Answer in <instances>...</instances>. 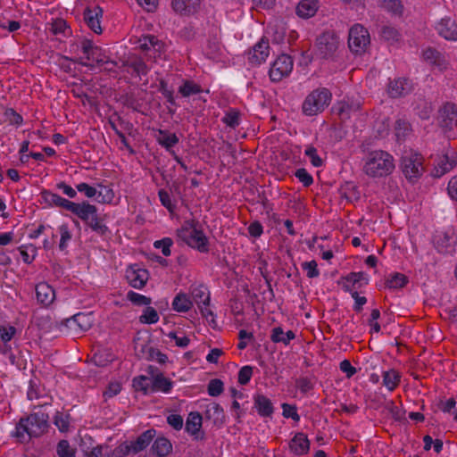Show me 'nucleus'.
Listing matches in <instances>:
<instances>
[{"label":"nucleus","mask_w":457,"mask_h":457,"mask_svg":"<svg viewBox=\"0 0 457 457\" xmlns=\"http://www.w3.org/2000/svg\"><path fill=\"white\" fill-rule=\"evenodd\" d=\"M395 168L393 155L383 150L371 151L363 159L362 171L369 178L387 177L393 173Z\"/></svg>","instance_id":"1"},{"label":"nucleus","mask_w":457,"mask_h":457,"mask_svg":"<svg viewBox=\"0 0 457 457\" xmlns=\"http://www.w3.org/2000/svg\"><path fill=\"white\" fill-rule=\"evenodd\" d=\"M48 413L39 409L27 418L20 420L15 428L14 436L23 440L25 436L38 437L46 432L48 428Z\"/></svg>","instance_id":"2"},{"label":"nucleus","mask_w":457,"mask_h":457,"mask_svg":"<svg viewBox=\"0 0 457 457\" xmlns=\"http://www.w3.org/2000/svg\"><path fill=\"white\" fill-rule=\"evenodd\" d=\"M178 236L190 247L197 249L201 253L209 251V241L199 222L195 220H185L181 228L178 229Z\"/></svg>","instance_id":"3"},{"label":"nucleus","mask_w":457,"mask_h":457,"mask_svg":"<svg viewBox=\"0 0 457 457\" xmlns=\"http://www.w3.org/2000/svg\"><path fill=\"white\" fill-rule=\"evenodd\" d=\"M77 50L79 53V56L74 60V62L90 69H93L96 65L108 63V57L104 50L89 39L81 40L79 45L77 46Z\"/></svg>","instance_id":"4"},{"label":"nucleus","mask_w":457,"mask_h":457,"mask_svg":"<svg viewBox=\"0 0 457 457\" xmlns=\"http://www.w3.org/2000/svg\"><path fill=\"white\" fill-rule=\"evenodd\" d=\"M332 94L326 87L312 90L304 99L302 110L305 115L313 116L322 112L331 102Z\"/></svg>","instance_id":"5"},{"label":"nucleus","mask_w":457,"mask_h":457,"mask_svg":"<svg viewBox=\"0 0 457 457\" xmlns=\"http://www.w3.org/2000/svg\"><path fill=\"white\" fill-rule=\"evenodd\" d=\"M400 168L408 180H417L424 171L422 155L412 150L405 151L401 158Z\"/></svg>","instance_id":"6"},{"label":"nucleus","mask_w":457,"mask_h":457,"mask_svg":"<svg viewBox=\"0 0 457 457\" xmlns=\"http://www.w3.org/2000/svg\"><path fill=\"white\" fill-rule=\"evenodd\" d=\"M193 303H195L202 316L209 323H214V314L210 309V292L204 285L193 286L190 289Z\"/></svg>","instance_id":"7"},{"label":"nucleus","mask_w":457,"mask_h":457,"mask_svg":"<svg viewBox=\"0 0 457 457\" xmlns=\"http://www.w3.org/2000/svg\"><path fill=\"white\" fill-rule=\"evenodd\" d=\"M370 33L362 25L354 24L349 29L348 46L353 54H361L364 53L370 45Z\"/></svg>","instance_id":"8"},{"label":"nucleus","mask_w":457,"mask_h":457,"mask_svg":"<svg viewBox=\"0 0 457 457\" xmlns=\"http://www.w3.org/2000/svg\"><path fill=\"white\" fill-rule=\"evenodd\" d=\"M339 45V37L335 31H325L317 38V53L321 58H330L335 54Z\"/></svg>","instance_id":"9"},{"label":"nucleus","mask_w":457,"mask_h":457,"mask_svg":"<svg viewBox=\"0 0 457 457\" xmlns=\"http://www.w3.org/2000/svg\"><path fill=\"white\" fill-rule=\"evenodd\" d=\"M294 62L287 54L279 55L272 63L269 76L273 82H279L288 77L293 71Z\"/></svg>","instance_id":"10"},{"label":"nucleus","mask_w":457,"mask_h":457,"mask_svg":"<svg viewBox=\"0 0 457 457\" xmlns=\"http://www.w3.org/2000/svg\"><path fill=\"white\" fill-rule=\"evenodd\" d=\"M433 244L436 250L442 254H452L455 252L457 236L453 229L436 231Z\"/></svg>","instance_id":"11"},{"label":"nucleus","mask_w":457,"mask_h":457,"mask_svg":"<svg viewBox=\"0 0 457 457\" xmlns=\"http://www.w3.org/2000/svg\"><path fill=\"white\" fill-rule=\"evenodd\" d=\"M269 40L262 37L245 54L248 63L252 66H259L264 63L270 55Z\"/></svg>","instance_id":"12"},{"label":"nucleus","mask_w":457,"mask_h":457,"mask_svg":"<svg viewBox=\"0 0 457 457\" xmlns=\"http://www.w3.org/2000/svg\"><path fill=\"white\" fill-rule=\"evenodd\" d=\"M370 278L365 272H350L341 279L342 288L348 293L358 292L369 284Z\"/></svg>","instance_id":"13"},{"label":"nucleus","mask_w":457,"mask_h":457,"mask_svg":"<svg viewBox=\"0 0 457 457\" xmlns=\"http://www.w3.org/2000/svg\"><path fill=\"white\" fill-rule=\"evenodd\" d=\"M438 123L445 130H452L457 122V107L453 104H445L438 112Z\"/></svg>","instance_id":"14"},{"label":"nucleus","mask_w":457,"mask_h":457,"mask_svg":"<svg viewBox=\"0 0 457 457\" xmlns=\"http://www.w3.org/2000/svg\"><path fill=\"white\" fill-rule=\"evenodd\" d=\"M126 278L128 283L134 288L142 289L148 278V271L140 268L138 265H131L126 270Z\"/></svg>","instance_id":"15"},{"label":"nucleus","mask_w":457,"mask_h":457,"mask_svg":"<svg viewBox=\"0 0 457 457\" xmlns=\"http://www.w3.org/2000/svg\"><path fill=\"white\" fill-rule=\"evenodd\" d=\"M435 29L438 35L445 40L457 41V22L452 18H442Z\"/></svg>","instance_id":"16"},{"label":"nucleus","mask_w":457,"mask_h":457,"mask_svg":"<svg viewBox=\"0 0 457 457\" xmlns=\"http://www.w3.org/2000/svg\"><path fill=\"white\" fill-rule=\"evenodd\" d=\"M103 17V9L95 5L87 7L84 11V21L87 25L96 34L102 33L101 19Z\"/></svg>","instance_id":"17"},{"label":"nucleus","mask_w":457,"mask_h":457,"mask_svg":"<svg viewBox=\"0 0 457 457\" xmlns=\"http://www.w3.org/2000/svg\"><path fill=\"white\" fill-rule=\"evenodd\" d=\"M69 212L76 215L85 223L88 222L92 217L97 213V208L88 202L71 203Z\"/></svg>","instance_id":"18"},{"label":"nucleus","mask_w":457,"mask_h":457,"mask_svg":"<svg viewBox=\"0 0 457 457\" xmlns=\"http://www.w3.org/2000/svg\"><path fill=\"white\" fill-rule=\"evenodd\" d=\"M412 89L411 83L405 78H398L391 80L387 87V93L391 97L404 96Z\"/></svg>","instance_id":"19"},{"label":"nucleus","mask_w":457,"mask_h":457,"mask_svg":"<svg viewBox=\"0 0 457 457\" xmlns=\"http://www.w3.org/2000/svg\"><path fill=\"white\" fill-rule=\"evenodd\" d=\"M310 449V442L307 436L302 432L296 433L289 442V450L292 453L302 456Z\"/></svg>","instance_id":"20"},{"label":"nucleus","mask_w":457,"mask_h":457,"mask_svg":"<svg viewBox=\"0 0 457 457\" xmlns=\"http://www.w3.org/2000/svg\"><path fill=\"white\" fill-rule=\"evenodd\" d=\"M319 8L318 0H301L295 7V13L301 19H309L316 14Z\"/></svg>","instance_id":"21"},{"label":"nucleus","mask_w":457,"mask_h":457,"mask_svg":"<svg viewBox=\"0 0 457 457\" xmlns=\"http://www.w3.org/2000/svg\"><path fill=\"white\" fill-rule=\"evenodd\" d=\"M37 300L43 306H49L55 298V293L53 287L46 283L41 282L36 286Z\"/></svg>","instance_id":"22"},{"label":"nucleus","mask_w":457,"mask_h":457,"mask_svg":"<svg viewBox=\"0 0 457 457\" xmlns=\"http://www.w3.org/2000/svg\"><path fill=\"white\" fill-rule=\"evenodd\" d=\"M172 8L180 15L194 14L200 8V0H172Z\"/></svg>","instance_id":"23"},{"label":"nucleus","mask_w":457,"mask_h":457,"mask_svg":"<svg viewBox=\"0 0 457 457\" xmlns=\"http://www.w3.org/2000/svg\"><path fill=\"white\" fill-rule=\"evenodd\" d=\"M155 435L156 431L154 429H148L138 436L136 440L129 442L132 448V453L136 454L145 450L153 441Z\"/></svg>","instance_id":"24"},{"label":"nucleus","mask_w":457,"mask_h":457,"mask_svg":"<svg viewBox=\"0 0 457 457\" xmlns=\"http://www.w3.org/2000/svg\"><path fill=\"white\" fill-rule=\"evenodd\" d=\"M41 197L48 205L61 207L67 211H69L72 203L71 201L63 198L58 194L53 193L49 190H43L41 192Z\"/></svg>","instance_id":"25"},{"label":"nucleus","mask_w":457,"mask_h":457,"mask_svg":"<svg viewBox=\"0 0 457 457\" xmlns=\"http://www.w3.org/2000/svg\"><path fill=\"white\" fill-rule=\"evenodd\" d=\"M68 326L78 332H84L91 328L92 320L88 314L78 313L68 320Z\"/></svg>","instance_id":"26"},{"label":"nucleus","mask_w":457,"mask_h":457,"mask_svg":"<svg viewBox=\"0 0 457 457\" xmlns=\"http://www.w3.org/2000/svg\"><path fill=\"white\" fill-rule=\"evenodd\" d=\"M203 418L201 414L197 411H192L188 414L187 421H186V431L191 436H195V438H198V434L202 428Z\"/></svg>","instance_id":"27"},{"label":"nucleus","mask_w":457,"mask_h":457,"mask_svg":"<svg viewBox=\"0 0 457 457\" xmlns=\"http://www.w3.org/2000/svg\"><path fill=\"white\" fill-rule=\"evenodd\" d=\"M28 399L30 401L37 400L40 398H45L46 401L42 402L38 404V407L42 410V408H46L47 406L51 405V397L50 396H44L41 394L40 386L38 383H37L34 380L29 381V386L27 392Z\"/></svg>","instance_id":"28"},{"label":"nucleus","mask_w":457,"mask_h":457,"mask_svg":"<svg viewBox=\"0 0 457 457\" xmlns=\"http://www.w3.org/2000/svg\"><path fill=\"white\" fill-rule=\"evenodd\" d=\"M172 386L173 382L170 379L165 378L162 374H158L152 379L151 392H162L168 394L171 391Z\"/></svg>","instance_id":"29"},{"label":"nucleus","mask_w":457,"mask_h":457,"mask_svg":"<svg viewBox=\"0 0 457 457\" xmlns=\"http://www.w3.org/2000/svg\"><path fill=\"white\" fill-rule=\"evenodd\" d=\"M151 450L158 457H166L172 451V445L166 437L160 436L154 441Z\"/></svg>","instance_id":"30"},{"label":"nucleus","mask_w":457,"mask_h":457,"mask_svg":"<svg viewBox=\"0 0 457 457\" xmlns=\"http://www.w3.org/2000/svg\"><path fill=\"white\" fill-rule=\"evenodd\" d=\"M254 407L259 415L269 417L273 413V405L271 401L263 395L254 396Z\"/></svg>","instance_id":"31"},{"label":"nucleus","mask_w":457,"mask_h":457,"mask_svg":"<svg viewBox=\"0 0 457 457\" xmlns=\"http://www.w3.org/2000/svg\"><path fill=\"white\" fill-rule=\"evenodd\" d=\"M295 338V334L292 330L284 332L281 327L273 328L270 333V340L276 344L282 343L285 345H288Z\"/></svg>","instance_id":"32"},{"label":"nucleus","mask_w":457,"mask_h":457,"mask_svg":"<svg viewBox=\"0 0 457 457\" xmlns=\"http://www.w3.org/2000/svg\"><path fill=\"white\" fill-rule=\"evenodd\" d=\"M156 140L167 151H170L174 145L179 143V137L175 133H170L167 130L159 129Z\"/></svg>","instance_id":"33"},{"label":"nucleus","mask_w":457,"mask_h":457,"mask_svg":"<svg viewBox=\"0 0 457 457\" xmlns=\"http://www.w3.org/2000/svg\"><path fill=\"white\" fill-rule=\"evenodd\" d=\"M383 385L390 392L394 391L400 384L401 374L394 370H388L382 373Z\"/></svg>","instance_id":"34"},{"label":"nucleus","mask_w":457,"mask_h":457,"mask_svg":"<svg viewBox=\"0 0 457 457\" xmlns=\"http://www.w3.org/2000/svg\"><path fill=\"white\" fill-rule=\"evenodd\" d=\"M193 306L191 298L184 293L178 294L172 301V309L178 312H186Z\"/></svg>","instance_id":"35"},{"label":"nucleus","mask_w":457,"mask_h":457,"mask_svg":"<svg viewBox=\"0 0 457 457\" xmlns=\"http://www.w3.org/2000/svg\"><path fill=\"white\" fill-rule=\"evenodd\" d=\"M408 278L405 275L395 272L388 276L386 280V287L390 289H399L406 286Z\"/></svg>","instance_id":"36"},{"label":"nucleus","mask_w":457,"mask_h":457,"mask_svg":"<svg viewBox=\"0 0 457 457\" xmlns=\"http://www.w3.org/2000/svg\"><path fill=\"white\" fill-rule=\"evenodd\" d=\"M96 195L98 202L101 204H111L115 197L113 189L110 186H104L103 184L97 185Z\"/></svg>","instance_id":"37"},{"label":"nucleus","mask_w":457,"mask_h":457,"mask_svg":"<svg viewBox=\"0 0 457 457\" xmlns=\"http://www.w3.org/2000/svg\"><path fill=\"white\" fill-rule=\"evenodd\" d=\"M202 92L201 86L191 80H186L179 87V93L184 96L188 97Z\"/></svg>","instance_id":"38"},{"label":"nucleus","mask_w":457,"mask_h":457,"mask_svg":"<svg viewBox=\"0 0 457 457\" xmlns=\"http://www.w3.org/2000/svg\"><path fill=\"white\" fill-rule=\"evenodd\" d=\"M159 319L157 311L149 305L143 310V313L139 316V321L142 324H155Z\"/></svg>","instance_id":"39"},{"label":"nucleus","mask_w":457,"mask_h":457,"mask_svg":"<svg viewBox=\"0 0 457 457\" xmlns=\"http://www.w3.org/2000/svg\"><path fill=\"white\" fill-rule=\"evenodd\" d=\"M380 7L394 14H401L403 12V5L401 0H376Z\"/></svg>","instance_id":"40"},{"label":"nucleus","mask_w":457,"mask_h":457,"mask_svg":"<svg viewBox=\"0 0 457 457\" xmlns=\"http://www.w3.org/2000/svg\"><path fill=\"white\" fill-rule=\"evenodd\" d=\"M58 231L60 233V243L59 249L63 251L67 248L70 241L72 238V233L69 228L67 223H63L58 227Z\"/></svg>","instance_id":"41"},{"label":"nucleus","mask_w":457,"mask_h":457,"mask_svg":"<svg viewBox=\"0 0 457 457\" xmlns=\"http://www.w3.org/2000/svg\"><path fill=\"white\" fill-rule=\"evenodd\" d=\"M139 48L143 51H149L152 48L160 50L161 44L159 40L153 35H147L138 40Z\"/></svg>","instance_id":"42"},{"label":"nucleus","mask_w":457,"mask_h":457,"mask_svg":"<svg viewBox=\"0 0 457 457\" xmlns=\"http://www.w3.org/2000/svg\"><path fill=\"white\" fill-rule=\"evenodd\" d=\"M19 252L21 253L22 261L27 264H30L35 260L37 250L35 245L30 244L20 246Z\"/></svg>","instance_id":"43"},{"label":"nucleus","mask_w":457,"mask_h":457,"mask_svg":"<svg viewBox=\"0 0 457 457\" xmlns=\"http://www.w3.org/2000/svg\"><path fill=\"white\" fill-rule=\"evenodd\" d=\"M94 232L104 236L109 232L107 226L98 217L97 213L86 223Z\"/></svg>","instance_id":"44"},{"label":"nucleus","mask_w":457,"mask_h":457,"mask_svg":"<svg viewBox=\"0 0 457 457\" xmlns=\"http://www.w3.org/2000/svg\"><path fill=\"white\" fill-rule=\"evenodd\" d=\"M150 379L145 376H138L133 379V386L137 391L143 392L144 395H147L151 392Z\"/></svg>","instance_id":"45"},{"label":"nucleus","mask_w":457,"mask_h":457,"mask_svg":"<svg viewBox=\"0 0 457 457\" xmlns=\"http://www.w3.org/2000/svg\"><path fill=\"white\" fill-rule=\"evenodd\" d=\"M126 297L129 302L137 306L146 307L152 303V299L150 297L131 290L127 293Z\"/></svg>","instance_id":"46"},{"label":"nucleus","mask_w":457,"mask_h":457,"mask_svg":"<svg viewBox=\"0 0 457 457\" xmlns=\"http://www.w3.org/2000/svg\"><path fill=\"white\" fill-rule=\"evenodd\" d=\"M221 121L230 128H236L240 123V114L236 109H229L222 117Z\"/></svg>","instance_id":"47"},{"label":"nucleus","mask_w":457,"mask_h":457,"mask_svg":"<svg viewBox=\"0 0 457 457\" xmlns=\"http://www.w3.org/2000/svg\"><path fill=\"white\" fill-rule=\"evenodd\" d=\"M56 452L59 457H76V450L67 440H61L58 443Z\"/></svg>","instance_id":"48"},{"label":"nucleus","mask_w":457,"mask_h":457,"mask_svg":"<svg viewBox=\"0 0 457 457\" xmlns=\"http://www.w3.org/2000/svg\"><path fill=\"white\" fill-rule=\"evenodd\" d=\"M158 196L160 202L163 207H165L170 212L175 211L176 205L171 199V195L165 189H160L158 191Z\"/></svg>","instance_id":"49"},{"label":"nucleus","mask_w":457,"mask_h":457,"mask_svg":"<svg viewBox=\"0 0 457 457\" xmlns=\"http://www.w3.org/2000/svg\"><path fill=\"white\" fill-rule=\"evenodd\" d=\"M84 457H110V449L107 445H98L85 452Z\"/></svg>","instance_id":"50"},{"label":"nucleus","mask_w":457,"mask_h":457,"mask_svg":"<svg viewBox=\"0 0 457 457\" xmlns=\"http://www.w3.org/2000/svg\"><path fill=\"white\" fill-rule=\"evenodd\" d=\"M304 154L310 159L311 163L314 167H321L323 165V161L318 154L317 149L312 145H307L304 150Z\"/></svg>","instance_id":"51"},{"label":"nucleus","mask_w":457,"mask_h":457,"mask_svg":"<svg viewBox=\"0 0 457 457\" xmlns=\"http://www.w3.org/2000/svg\"><path fill=\"white\" fill-rule=\"evenodd\" d=\"M223 389L224 384L220 379L218 378L211 379L207 386L208 395L214 397L221 395Z\"/></svg>","instance_id":"52"},{"label":"nucleus","mask_w":457,"mask_h":457,"mask_svg":"<svg viewBox=\"0 0 457 457\" xmlns=\"http://www.w3.org/2000/svg\"><path fill=\"white\" fill-rule=\"evenodd\" d=\"M173 245V241L170 237H163L161 240H156L154 243V246L156 249H160L164 256H170L171 253V246Z\"/></svg>","instance_id":"53"},{"label":"nucleus","mask_w":457,"mask_h":457,"mask_svg":"<svg viewBox=\"0 0 457 457\" xmlns=\"http://www.w3.org/2000/svg\"><path fill=\"white\" fill-rule=\"evenodd\" d=\"M423 58L425 61L429 62L430 64L438 65L440 66L441 63V55L440 53L437 52L436 49L433 48H428L423 51Z\"/></svg>","instance_id":"54"},{"label":"nucleus","mask_w":457,"mask_h":457,"mask_svg":"<svg viewBox=\"0 0 457 457\" xmlns=\"http://www.w3.org/2000/svg\"><path fill=\"white\" fill-rule=\"evenodd\" d=\"M253 373V368L250 365H245L242 367L238 371V383L242 386L247 385Z\"/></svg>","instance_id":"55"},{"label":"nucleus","mask_w":457,"mask_h":457,"mask_svg":"<svg viewBox=\"0 0 457 457\" xmlns=\"http://www.w3.org/2000/svg\"><path fill=\"white\" fill-rule=\"evenodd\" d=\"M54 424L60 431H67L70 427V415L57 412L54 416Z\"/></svg>","instance_id":"56"},{"label":"nucleus","mask_w":457,"mask_h":457,"mask_svg":"<svg viewBox=\"0 0 457 457\" xmlns=\"http://www.w3.org/2000/svg\"><path fill=\"white\" fill-rule=\"evenodd\" d=\"M132 453V448L129 442H124L114 448L112 451L110 450V457H126Z\"/></svg>","instance_id":"57"},{"label":"nucleus","mask_w":457,"mask_h":457,"mask_svg":"<svg viewBox=\"0 0 457 457\" xmlns=\"http://www.w3.org/2000/svg\"><path fill=\"white\" fill-rule=\"evenodd\" d=\"M302 269L306 272V276L309 278H313L320 276L318 264L315 261L305 262L302 263Z\"/></svg>","instance_id":"58"},{"label":"nucleus","mask_w":457,"mask_h":457,"mask_svg":"<svg viewBox=\"0 0 457 457\" xmlns=\"http://www.w3.org/2000/svg\"><path fill=\"white\" fill-rule=\"evenodd\" d=\"M281 408L283 411L282 414L285 418H291L295 421L300 420V415L297 412V408L295 405L282 403Z\"/></svg>","instance_id":"59"},{"label":"nucleus","mask_w":457,"mask_h":457,"mask_svg":"<svg viewBox=\"0 0 457 457\" xmlns=\"http://www.w3.org/2000/svg\"><path fill=\"white\" fill-rule=\"evenodd\" d=\"M6 121L11 125L21 126L23 123V118L13 109H7L4 112Z\"/></svg>","instance_id":"60"},{"label":"nucleus","mask_w":457,"mask_h":457,"mask_svg":"<svg viewBox=\"0 0 457 457\" xmlns=\"http://www.w3.org/2000/svg\"><path fill=\"white\" fill-rule=\"evenodd\" d=\"M167 337L171 339V340H174L175 342V345L178 346V347H181V348H186L188 346L189 343H190V339L187 337V336H179L176 332L174 331H170L168 334H167Z\"/></svg>","instance_id":"61"},{"label":"nucleus","mask_w":457,"mask_h":457,"mask_svg":"<svg viewBox=\"0 0 457 457\" xmlns=\"http://www.w3.org/2000/svg\"><path fill=\"white\" fill-rule=\"evenodd\" d=\"M295 175L304 187H309L313 183L312 175L303 168L296 170Z\"/></svg>","instance_id":"62"},{"label":"nucleus","mask_w":457,"mask_h":457,"mask_svg":"<svg viewBox=\"0 0 457 457\" xmlns=\"http://www.w3.org/2000/svg\"><path fill=\"white\" fill-rule=\"evenodd\" d=\"M77 191L83 193L87 198H93L97 194V188L82 182L76 186Z\"/></svg>","instance_id":"63"},{"label":"nucleus","mask_w":457,"mask_h":457,"mask_svg":"<svg viewBox=\"0 0 457 457\" xmlns=\"http://www.w3.org/2000/svg\"><path fill=\"white\" fill-rule=\"evenodd\" d=\"M296 387L303 394L308 393L313 388V383L309 378H300L295 382Z\"/></svg>","instance_id":"64"}]
</instances>
